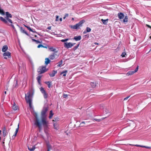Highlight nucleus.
Masks as SVG:
<instances>
[{"instance_id": "e433bc0d", "label": "nucleus", "mask_w": 151, "mask_h": 151, "mask_svg": "<svg viewBox=\"0 0 151 151\" xmlns=\"http://www.w3.org/2000/svg\"><path fill=\"white\" fill-rule=\"evenodd\" d=\"M94 119L97 122H100L102 121V119Z\"/></svg>"}, {"instance_id": "bf43d9fd", "label": "nucleus", "mask_w": 151, "mask_h": 151, "mask_svg": "<svg viewBox=\"0 0 151 151\" xmlns=\"http://www.w3.org/2000/svg\"><path fill=\"white\" fill-rule=\"evenodd\" d=\"M66 17L65 16L64 17H63V19H65V18Z\"/></svg>"}, {"instance_id": "423d86ee", "label": "nucleus", "mask_w": 151, "mask_h": 151, "mask_svg": "<svg viewBox=\"0 0 151 151\" xmlns=\"http://www.w3.org/2000/svg\"><path fill=\"white\" fill-rule=\"evenodd\" d=\"M40 91L41 93L43 94L44 97L45 99L47 98L48 96V95L42 87H41L40 88Z\"/></svg>"}, {"instance_id": "69168bd1", "label": "nucleus", "mask_w": 151, "mask_h": 151, "mask_svg": "<svg viewBox=\"0 0 151 151\" xmlns=\"http://www.w3.org/2000/svg\"><path fill=\"white\" fill-rule=\"evenodd\" d=\"M35 37H37V36H36V35H35Z\"/></svg>"}, {"instance_id": "473e14b6", "label": "nucleus", "mask_w": 151, "mask_h": 151, "mask_svg": "<svg viewBox=\"0 0 151 151\" xmlns=\"http://www.w3.org/2000/svg\"><path fill=\"white\" fill-rule=\"evenodd\" d=\"M19 67V70L20 69H22V68H24V64L22 63V65L21 66L19 64L18 65Z\"/></svg>"}, {"instance_id": "c756f323", "label": "nucleus", "mask_w": 151, "mask_h": 151, "mask_svg": "<svg viewBox=\"0 0 151 151\" xmlns=\"http://www.w3.org/2000/svg\"><path fill=\"white\" fill-rule=\"evenodd\" d=\"M41 77V76H38L37 77V81L38 82V83L40 84V79Z\"/></svg>"}, {"instance_id": "f03ea898", "label": "nucleus", "mask_w": 151, "mask_h": 151, "mask_svg": "<svg viewBox=\"0 0 151 151\" xmlns=\"http://www.w3.org/2000/svg\"><path fill=\"white\" fill-rule=\"evenodd\" d=\"M25 99L26 102L28 103L30 108H31V92H28L27 94H25Z\"/></svg>"}, {"instance_id": "13d9d810", "label": "nucleus", "mask_w": 151, "mask_h": 151, "mask_svg": "<svg viewBox=\"0 0 151 151\" xmlns=\"http://www.w3.org/2000/svg\"><path fill=\"white\" fill-rule=\"evenodd\" d=\"M72 20H74V19L73 18H72Z\"/></svg>"}, {"instance_id": "1a4fd4ad", "label": "nucleus", "mask_w": 151, "mask_h": 151, "mask_svg": "<svg viewBox=\"0 0 151 151\" xmlns=\"http://www.w3.org/2000/svg\"><path fill=\"white\" fill-rule=\"evenodd\" d=\"M58 57V55L55 53H53L51 55H50L49 58L52 60H53L56 59Z\"/></svg>"}, {"instance_id": "7ed1b4c3", "label": "nucleus", "mask_w": 151, "mask_h": 151, "mask_svg": "<svg viewBox=\"0 0 151 151\" xmlns=\"http://www.w3.org/2000/svg\"><path fill=\"white\" fill-rule=\"evenodd\" d=\"M9 17H8L7 18V17H5V18L4 19L6 20V22L4 23L6 24H8L9 26H11L14 30V31H16L15 28L14 27V25L12 24L13 23L12 20L9 19Z\"/></svg>"}, {"instance_id": "79ce46f5", "label": "nucleus", "mask_w": 151, "mask_h": 151, "mask_svg": "<svg viewBox=\"0 0 151 151\" xmlns=\"http://www.w3.org/2000/svg\"><path fill=\"white\" fill-rule=\"evenodd\" d=\"M58 18H59V17L58 16H56V17L55 21H58Z\"/></svg>"}, {"instance_id": "4468645a", "label": "nucleus", "mask_w": 151, "mask_h": 151, "mask_svg": "<svg viewBox=\"0 0 151 151\" xmlns=\"http://www.w3.org/2000/svg\"><path fill=\"white\" fill-rule=\"evenodd\" d=\"M8 48V46L7 45H4L3 47L2 50L3 52H5Z\"/></svg>"}, {"instance_id": "7c9ffc66", "label": "nucleus", "mask_w": 151, "mask_h": 151, "mask_svg": "<svg viewBox=\"0 0 151 151\" xmlns=\"http://www.w3.org/2000/svg\"><path fill=\"white\" fill-rule=\"evenodd\" d=\"M134 73V72L133 71H129L127 73V75H132Z\"/></svg>"}, {"instance_id": "20e7f679", "label": "nucleus", "mask_w": 151, "mask_h": 151, "mask_svg": "<svg viewBox=\"0 0 151 151\" xmlns=\"http://www.w3.org/2000/svg\"><path fill=\"white\" fill-rule=\"evenodd\" d=\"M84 21H81L78 23L74 25H71L70 27L74 29H78L80 27L82 26V24L84 23Z\"/></svg>"}, {"instance_id": "603ef678", "label": "nucleus", "mask_w": 151, "mask_h": 151, "mask_svg": "<svg viewBox=\"0 0 151 151\" xmlns=\"http://www.w3.org/2000/svg\"><path fill=\"white\" fill-rule=\"evenodd\" d=\"M51 28V27L50 26L48 27H47V29H50Z\"/></svg>"}, {"instance_id": "4d7b16f0", "label": "nucleus", "mask_w": 151, "mask_h": 151, "mask_svg": "<svg viewBox=\"0 0 151 151\" xmlns=\"http://www.w3.org/2000/svg\"><path fill=\"white\" fill-rule=\"evenodd\" d=\"M55 50V49H54V48H53V50H52L53 51H54Z\"/></svg>"}, {"instance_id": "c9c22d12", "label": "nucleus", "mask_w": 151, "mask_h": 151, "mask_svg": "<svg viewBox=\"0 0 151 151\" xmlns=\"http://www.w3.org/2000/svg\"><path fill=\"white\" fill-rule=\"evenodd\" d=\"M62 63H63V61H62V60H61L60 62L58 63V66L59 67H60Z\"/></svg>"}, {"instance_id": "e2e57ef3", "label": "nucleus", "mask_w": 151, "mask_h": 151, "mask_svg": "<svg viewBox=\"0 0 151 151\" xmlns=\"http://www.w3.org/2000/svg\"><path fill=\"white\" fill-rule=\"evenodd\" d=\"M150 39H151V36H150Z\"/></svg>"}, {"instance_id": "ea45409f", "label": "nucleus", "mask_w": 151, "mask_h": 151, "mask_svg": "<svg viewBox=\"0 0 151 151\" xmlns=\"http://www.w3.org/2000/svg\"><path fill=\"white\" fill-rule=\"evenodd\" d=\"M138 66L135 69V70L134 71H133L134 72V73L136 72H137L138 70Z\"/></svg>"}, {"instance_id": "aec40b11", "label": "nucleus", "mask_w": 151, "mask_h": 151, "mask_svg": "<svg viewBox=\"0 0 151 151\" xmlns=\"http://www.w3.org/2000/svg\"><path fill=\"white\" fill-rule=\"evenodd\" d=\"M128 17L127 16H126L124 18L123 20V22L124 23L127 22L128 21Z\"/></svg>"}, {"instance_id": "c03bdc74", "label": "nucleus", "mask_w": 151, "mask_h": 151, "mask_svg": "<svg viewBox=\"0 0 151 151\" xmlns=\"http://www.w3.org/2000/svg\"><path fill=\"white\" fill-rule=\"evenodd\" d=\"M58 121V118H56V119H53L52 120V121L54 122V121Z\"/></svg>"}, {"instance_id": "c85d7f7f", "label": "nucleus", "mask_w": 151, "mask_h": 151, "mask_svg": "<svg viewBox=\"0 0 151 151\" xmlns=\"http://www.w3.org/2000/svg\"><path fill=\"white\" fill-rule=\"evenodd\" d=\"M18 107L16 106L15 103L14 104V105L12 106V109L14 110H16L17 109Z\"/></svg>"}, {"instance_id": "58836bf2", "label": "nucleus", "mask_w": 151, "mask_h": 151, "mask_svg": "<svg viewBox=\"0 0 151 151\" xmlns=\"http://www.w3.org/2000/svg\"><path fill=\"white\" fill-rule=\"evenodd\" d=\"M40 47H44L41 44L37 46L38 48H40Z\"/></svg>"}, {"instance_id": "9b49d317", "label": "nucleus", "mask_w": 151, "mask_h": 151, "mask_svg": "<svg viewBox=\"0 0 151 151\" xmlns=\"http://www.w3.org/2000/svg\"><path fill=\"white\" fill-rule=\"evenodd\" d=\"M118 16L119 18L120 19H123L124 17V15L121 12L118 13Z\"/></svg>"}, {"instance_id": "de8ad7c7", "label": "nucleus", "mask_w": 151, "mask_h": 151, "mask_svg": "<svg viewBox=\"0 0 151 151\" xmlns=\"http://www.w3.org/2000/svg\"><path fill=\"white\" fill-rule=\"evenodd\" d=\"M50 146H48V149H47V151H50Z\"/></svg>"}, {"instance_id": "6e6d98bb", "label": "nucleus", "mask_w": 151, "mask_h": 151, "mask_svg": "<svg viewBox=\"0 0 151 151\" xmlns=\"http://www.w3.org/2000/svg\"><path fill=\"white\" fill-rule=\"evenodd\" d=\"M106 118V117H104V118H102V119H102V120H103L105 118Z\"/></svg>"}, {"instance_id": "39448f33", "label": "nucleus", "mask_w": 151, "mask_h": 151, "mask_svg": "<svg viewBox=\"0 0 151 151\" xmlns=\"http://www.w3.org/2000/svg\"><path fill=\"white\" fill-rule=\"evenodd\" d=\"M46 71L45 66L40 67L38 69V72L40 74L43 73Z\"/></svg>"}, {"instance_id": "6e6552de", "label": "nucleus", "mask_w": 151, "mask_h": 151, "mask_svg": "<svg viewBox=\"0 0 151 151\" xmlns=\"http://www.w3.org/2000/svg\"><path fill=\"white\" fill-rule=\"evenodd\" d=\"M3 55L4 56V58L6 59H7L6 56L8 58L11 57V53L9 52H6L3 54Z\"/></svg>"}, {"instance_id": "2f4dec72", "label": "nucleus", "mask_w": 151, "mask_h": 151, "mask_svg": "<svg viewBox=\"0 0 151 151\" xmlns=\"http://www.w3.org/2000/svg\"><path fill=\"white\" fill-rule=\"evenodd\" d=\"M25 27H26L28 30H29L30 31L32 32H35V31H34L30 27H29L25 26Z\"/></svg>"}, {"instance_id": "680f3d73", "label": "nucleus", "mask_w": 151, "mask_h": 151, "mask_svg": "<svg viewBox=\"0 0 151 151\" xmlns=\"http://www.w3.org/2000/svg\"><path fill=\"white\" fill-rule=\"evenodd\" d=\"M1 130H0V135L1 134Z\"/></svg>"}, {"instance_id": "ddd939ff", "label": "nucleus", "mask_w": 151, "mask_h": 151, "mask_svg": "<svg viewBox=\"0 0 151 151\" xmlns=\"http://www.w3.org/2000/svg\"><path fill=\"white\" fill-rule=\"evenodd\" d=\"M6 130L5 127H4L3 129V133L4 137H5L6 135Z\"/></svg>"}, {"instance_id": "a18cd8bd", "label": "nucleus", "mask_w": 151, "mask_h": 151, "mask_svg": "<svg viewBox=\"0 0 151 151\" xmlns=\"http://www.w3.org/2000/svg\"><path fill=\"white\" fill-rule=\"evenodd\" d=\"M63 96L64 98H66L67 97L68 95L67 94H64Z\"/></svg>"}, {"instance_id": "6ab92c4d", "label": "nucleus", "mask_w": 151, "mask_h": 151, "mask_svg": "<svg viewBox=\"0 0 151 151\" xmlns=\"http://www.w3.org/2000/svg\"><path fill=\"white\" fill-rule=\"evenodd\" d=\"M81 37L80 36H76L74 37V39L76 41L79 40L81 39Z\"/></svg>"}, {"instance_id": "72a5a7b5", "label": "nucleus", "mask_w": 151, "mask_h": 151, "mask_svg": "<svg viewBox=\"0 0 151 151\" xmlns=\"http://www.w3.org/2000/svg\"><path fill=\"white\" fill-rule=\"evenodd\" d=\"M55 129H57L58 125L56 123H54L53 125Z\"/></svg>"}, {"instance_id": "5701e85b", "label": "nucleus", "mask_w": 151, "mask_h": 151, "mask_svg": "<svg viewBox=\"0 0 151 151\" xmlns=\"http://www.w3.org/2000/svg\"><path fill=\"white\" fill-rule=\"evenodd\" d=\"M19 124L18 123V127H17V128L16 129V131H15V134L14 135V136H16L17 135V134L18 132V130H19Z\"/></svg>"}, {"instance_id": "4c0bfd02", "label": "nucleus", "mask_w": 151, "mask_h": 151, "mask_svg": "<svg viewBox=\"0 0 151 151\" xmlns=\"http://www.w3.org/2000/svg\"><path fill=\"white\" fill-rule=\"evenodd\" d=\"M125 55H126V53L125 52H123L121 55V56L124 57L125 56Z\"/></svg>"}, {"instance_id": "a878e982", "label": "nucleus", "mask_w": 151, "mask_h": 151, "mask_svg": "<svg viewBox=\"0 0 151 151\" xmlns=\"http://www.w3.org/2000/svg\"><path fill=\"white\" fill-rule=\"evenodd\" d=\"M53 115V113H52V110L50 111V115L49 116V118L50 119H51Z\"/></svg>"}, {"instance_id": "9d476101", "label": "nucleus", "mask_w": 151, "mask_h": 151, "mask_svg": "<svg viewBox=\"0 0 151 151\" xmlns=\"http://www.w3.org/2000/svg\"><path fill=\"white\" fill-rule=\"evenodd\" d=\"M103 106H101V109H104V111L106 114H107L108 113H110V110L107 108H102Z\"/></svg>"}, {"instance_id": "f257e3e1", "label": "nucleus", "mask_w": 151, "mask_h": 151, "mask_svg": "<svg viewBox=\"0 0 151 151\" xmlns=\"http://www.w3.org/2000/svg\"><path fill=\"white\" fill-rule=\"evenodd\" d=\"M48 109L47 107H44L41 112V120L39 119L37 117V114L36 113L34 114V115L35 117V124L40 129V131L42 129V124L43 125L44 127L46 128L48 126V122L47 120L46 113L48 111Z\"/></svg>"}, {"instance_id": "393cba45", "label": "nucleus", "mask_w": 151, "mask_h": 151, "mask_svg": "<svg viewBox=\"0 0 151 151\" xmlns=\"http://www.w3.org/2000/svg\"><path fill=\"white\" fill-rule=\"evenodd\" d=\"M108 20V19L104 20L103 19H101V21H102V22L104 24H106V23L107 22Z\"/></svg>"}, {"instance_id": "37998d69", "label": "nucleus", "mask_w": 151, "mask_h": 151, "mask_svg": "<svg viewBox=\"0 0 151 151\" xmlns=\"http://www.w3.org/2000/svg\"><path fill=\"white\" fill-rule=\"evenodd\" d=\"M130 96H128L127 97L124 98V100H127L128 99V98Z\"/></svg>"}, {"instance_id": "cd10ccee", "label": "nucleus", "mask_w": 151, "mask_h": 151, "mask_svg": "<svg viewBox=\"0 0 151 151\" xmlns=\"http://www.w3.org/2000/svg\"><path fill=\"white\" fill-rule=\"evenodd\" d=\"M67 72V71L65 70V71H63L61 73V74H63V76H65L66 75V73Z\"/></svg>"}, {"instance_id": "3c124183", "label": "nucleus", "mask_w": 151, "mask_h": 151, "mask_svg": "<svg viewBox=\"0 0 151 151\" xmlns=\"http://www.w3.org/2000/svg\"><path fill=\"white\" fill-rule=\"evenodd\" d=\"M68 14H66L65 15V16L66 17H68Z\"/></svg>"}, {"instance_id": "49530a36", "label": "nucleus", "mask_w": 151, "mask_h": 151, "mask_svg": "<svg viewBox=\"0 0 151 151\" xmlns=\"http://www.w3.org/2000/svg\"><path fill=\"white\" fill-rule=\"evenodd\" d=\"M146 26L147 27H148L151 29V26H150V25H149L148 24H146Z\"/></svg>"}, {"instance_id": "f3484780", "label": "nucleus", "mask_w": 151, "mask_h": 151, "mask_svg": "<svg viewBox=\"0 0 151 151\" xmlns=\"http://www.w3.org/2000/svg\"><path fill=\"white\" fill-rule=\"evenodd\" d=\"M57 73V71H55L54 70H53L52 72V73H50L49 75L51 77H54L55 76V74L56 73Z\"/></svg>"}, {"instance_id": "864d4df0", "label": "nucleus", "mask_w": 151, "mask_h": 151, "mask_svg": "<svg viewBox=\"0 0 151 151\" xmlns=\"http://www.w3.org/2000/svg\"><path fill=\"white\" fill-rule=\"evenodd\" d=\"M32 40L33 41L36 42V41H37V40L34 39H32Z\"/></svg>"}, {"instance_id": "052dcab7", "label": "nucleus", "mask_w": 151, "mask_h": 151, "mask_svg": "<svg viewBox=\"0 0 151 151\" xmlns=\"http://www.w3.org/2000/svg\"><path fill=\"white\" fill-rule=\"evenodd\" d=\"M6 91H5L4 92V93H5V94H6Z\"/></svg>"}, {"instance_id": "f704fd0d", "label": "nucleus", "mask_w": 151, "mask_h": 151, "mask_svg": "<svg viewBox=\"0 0 151 151\" xmlns=\"http://www.w3.org/2000/svg\"><path fill=\"white\" fill-rule=\"evenodd\" d=\"M0 19H1V21H2L4 22H6V21L5 19L4 18H3L2 17H0Z\"/></svg>"}, {"instance_id": "dca6fc26", "label": "nucleus", "mask_w": 151, "mask_h": 151, "mask_svg": "<svg viewBox=\"0 0 151 151\" xmlns=\"http://www.w3.org/2000/svg\"><path fill=\"white\" fill-rule=\"evenodd\" d=\"M20 31L22 32L25 34L27 35H29L24 30L23 28L22 27H20Z\"/></svg>"}, {"instance_id": "8fccbe9b", "label": "nucleus", "mask_w": 151, "mask_h": 151, "mask_svg": "<svg viewBox=\"0 0 151 151\" xmlns=\"http://www.w3.org/2000/svg\"><path fill=\"white\" fill-rule=\"evenodd\" d=\"M36 42L37 43H41V42L40 41H38V40H37V41H36Z\"/></svg>"}, {"instance_id": "a211bd4d", "label": "nucleus", "mask_w": 151, "mask_h": 151, "mask_svg": "<svg viewBox=\"0 0 151 151\" xmlns=\"http://www.w3.org/2000/svg\"><path fill=\"white\" fill-rule=\"evenodd\" d=\"M90 85L93 88H95L96 86V83L94 82H91L90 83Z\"/></svg>"}, {"instance_id": "b1692460", "label": "nucleus", "mask_w": 151, "mask_h": 151, "mask_svg": "<svg viewBox=\"0 0 151 151\" xmlns=\"http://www.w3.org/2000/svg\"><path fill=\"white\" fill-rule=\"evenodd\" d=\"M134 145L135 146H136L137 147H145L146 148H148V149L150 148V147H146V146H141V145Z\"/></svg>"}, {"instance_id": "0eeeda50", "label": "nucleus", "mask_w": 151, "mask_h": 151, "mask_svg": "<svg viewBox=\"0 0 151 151\" xmlns=\"http://www.w3.org/2000/svg\"><path fill=\"white\" fill-rule=\"evenodd\" d=\"M74 44H73L70 42L68 43L66 42L64 43V47L68 48L72 47Z\"/></svg>"}, {"instance_id": "a19ab883", "label": "nucleus", "mask_w": 151, "mask_h": 151, "mask_svg": "<svg viewBox=\"0 0 151 151\" xmlns=\"http://www.w3.org/2000/svg\"><path fill=\"white\" fill-rule=\"evenodd\" d=\"M68 40V39H66L65 40H61V41L63 42H64L67 41Z\"/></svg>"}, {"instance_id": "2eb2a0df", "label": "nucleus", "mask_w": 151, "mask_h": 151, "mask_svg": "<svg viewBox=\"0 0 151 151\" xmlns=\"http://www.w3.org/2000/svg\"><path fill=\"white\" fill-rule=\"evenodd\" d=\"M86 31H84L83 32L84 34H86L87 32H90L91 30V29L90 28L87 27L86 28Z\"/></svg>"}, {"instance_id": "4be33fe9", "label": "nucleus", "mask_w": 151, "mask_h": 151, "mask_svg": "<svg viewBox=\"0 0 151 151\" xmlns=\"http://www.w3.org/2000/svg\"><path fill=\"white\" fill-rule=\"evenodd\" d=\"M6 17H7V18L8 17L9 18H12V15L9 13L8 12H6Z\"/></svg>"}, {"instance_id": "bb28decb", "label": "nucleus", "mask_w": 151, "mask_h": 151, "mask_svg": "<svg viewBox=\"0 0 151 151\" xmlns=\"http://www.w3.org/2000/svg\"><path fill=\"white\" fill-rule=\"evenodd\" d=\"M45 83L47 84L48 86V87L49 88H50V87L51 85V82H49V81H47L45 82Z\"/></svg>"}, {"instance_id": "5fc2aeb1", "label": "nucleus", "mask_w": 151, "mask_h": 151, "mask_svg": "<svg viewBox=\"0 0 151 151\" xmlns=\"http://www.w3.org/2000/svg\"><path fill=\"white\" fill-rule=\"evenodd\" d=\"M59 20L60 21H61L62 20V18H60Z\"/></svg>"}, {"instance_id": "412c9836", "label": "nucleus", "mask_w": 151, "mask_h": 151, "mask_svg": "<svg viewBox=\"0 0 151 151\" xmlns=\"http://www.w3.org/2000/svg\"><path fill=\"white\" fill-rule=\"evenodd\" d=\"M50 60L48 58H46L45 59V63L46 65L48 64L50 62Z\"/></svg>"}, {"instance_id": "09e8293b", "label": "nucleus", "mask_w": 151, "mask_h": 151, "mask_svg": "<svg viewBox=\"0 0 151 151\" xmlns=\"http://www.w3.org/2000/svg\"><path fill=\"white\" fill-rule=\"evenodd\" d=\"M85 124V122H83L81 124H80V125H81V126H83V125H82V124Z\"/></svg>"}, {"instance_id": "0e129e2a", "label": "nucleus", "mask_w": 151, "mask_h": 151, "mask_svg": "<svg viewBox=\"0 0 151 151\" xmlns=\"http://www.w3.org/2000/svg\"><path fill=\"white\" fill-rule=\"evenodd\" d=\"M95 44H97V45L98 44V43H95Z\"/></svg>"}, {"instance_id": "f8f14e48", "label": "nucleus", "mask_w": 151, "mask_h": 151, "mask_svg": "<svg viewBox=\"0 0 151 151\" xmlns=\"http://www.w3.org/2000/svg\"><path fill=\"white\" fill-rule=\"evenodd\" d=\"M28 149L30 151H33L35 149V146H32V147L31 146H28Z\"/></svg>"}]
</instances>
